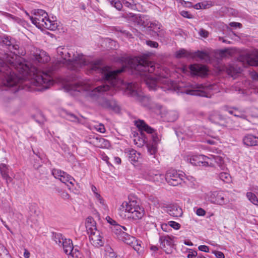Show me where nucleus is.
<instances>
[{
	"label": "nucleus",
	"instance_id": "nucleus-1",
	"mask_svg": "<svg viewBox=\"0 0 258 258\" xmlns=\"http://www.w3.org/2000/svg\"><path fill=\"white\" fill-rule=\"evenodd\" d=\"M56 51L58 55L60 56L63 59L62 60H57L55 62V66L57 64V67L52 66V68L47 71H41L36 68L39 73L41 72L49 75L51 79L48 82H44L42 84L37 85L34 77L37 75H30V78L33 80L32 83L34 85L42 86L45 88H48V86L51 84L53 72L58 67H60L61 64L66 65L69 69L73 71H78L82 67L87 66L91 71L101 74L102 79L107 82L108 83L111 84V86H110L106 83L105 84H103L94 88L92 92H103L109 91L113 87H118L122 82V81L118 78V75L124 71V67L116 70L111 71L108 67L101 66L100 61H89L82 54H79L77 52L69 50L67 48L59 46L57 48ZM92 95H94V94L92 93Z\"/></svg>",
	"mask_w": 258,
	"mask_h": 258
},
{
	"label": "nucleus",
	"instance_id": "nucleus-2",
	"mask_svg": "<svg viewBox=\"0 0 258 258\" xmlns=\"http://www.w3.org/2000/svg\"><path fill=\"white\" fill-rule=\"evenodd\" d=\"M127 67L138 72L141 76L146 77L145 82L150 90H156L158 88L164 91L175 90L176 85L167 78L152 75L156 70L155 64L149 60L145 56L126 59Z\"/></svg>",
	"mask_w": 258,
	"mask_h": 258
},
{
	"label": "nucleus",
	"instance_id": "nucleus-3",
	"mask_svg": "<svg viewBox=\"0 0 258 258\" xmlns=\"http://www.w3.org/2000/svg\"><path fill=\"white\" fill-rule=\"evenodd\" d=\"M2 43L5 45L10 50L9 53H5L3 58L6 61L13 67L17 73H19L24 80L29 78L30 75H34L36 84H41L44 82H48L51 79L49 75L38 72L35 67H29V65L23 62V59L20 56L21 54L19 50V45L16 44L14 39L8 36L2 38Z\"/></svg>",
	"mask_w": 258,
	"mask_h": 258
},
{
	"label": "nucleus",
	"instance_id": "nucleus-4",
	"mask_svg": "<svg viewBox=\"0 0 258 258\" xmlns=\"http://www.w3.org/2000/svg\"><path fill=\"white\" fill-rule=\"evenodd\" d=\"M119 215L123 219H128L136 223L142 219L145 215L144 209L135 200L128 199L122 202L119 208Z\"/></svg>",
	"mask_w": 258,
	"mask_h": 258
},
{
	"label": "nucleus",
	"instance_id": "nucleus-5",
	"mask_svg": "<svg viewBox=\"0 0 258 258\" xmlns=\"http://www.w3.org/2000/svg\"><path fill=\"white\" fill-rule=\"evenodd\" d=\"M13 69L14 68L11 67L3 57L0 58V80L2 81L4 85L13 87L24 80L19 73L15 72Z\"/></svg>",
	"mask_w": 258,
	"mask_h": 258
},
{
	"label": "nucleus",
	"instance_id": "nucleus-6",
	"mask_svg": "<svg viewBox=\"0 0 258 258\" xmlns=\"http://www.w3.org/2000/svg\"><path fill=\"white\" fill-rule=\"evenodd\" d=\"M29 17L32 23L40 29H47L50 30H55L57 29V25L55 21H51L48 17L47 13L41 9L35 10L34 16Z\"/></svg>",
	"mask_w": 258,
	"mask_h": 258
},
{
	"label": "nucleus",
	"instance_id": "nucleus-7",
	"mask_svg": "<svg viewBox=\"0 0 258 258\" xmlns=\"http://www.w3.org/2000/svg\"><path fill=\"white\" fill-rule=\"evenodd\" d=\"M112 231L119 240L132 246L138 254L143 253L144 247L141 245V242L137 240L135 237L122 230V226L117 224L112 227Z\"/></svg>",
	"mask_w": 258,
	"mask_h": 258
},
{
	"label": "nucleus",
	"instance_id": "nucleus-8",
	"mask_svg": "<svg viewBox=\"0 0 258 258\" xmlns=\"http://www.w3.org/2000/svg\"><path fill=\"white\" fill-rule=\"evenodd\" d=\"M125 93L135 98L140 101L144 106H148L150 105V97L143 96L140 92V84L138 83H130L126 86Z\"/></svg>",
	"mask_w": 258,
	"mask_h": 258
},
{
	"label": "nucleus",
	"instance_id": "nucleus-9",
	"mask_svg": "<svg viewBox=\"0 0 258 258\" xmlns=\"http://www.w3.org/2000/svg\"><path fill=\"white\" fill-rule=\"evenodd\" d=\"M209 120L214 123L225 126L229 130H233L235 125L232 119L218 111H213L209 116Z\"/></svg>",
	"mask_w": 258,
	"mask_h": 258
},
{
	"label": "nucleus",
	"instance_id": "nucleus-10",
	"mask_svg": "<svg viewBox=\"0 0 258 258\" xmlns=\"http://www.w3.org/2000/svg\"><path fill=\"white\" fill-rule=\"evenodd\" d=\"M166 181L169 184L172 186H176L180 184L182 179L180 174L174 170L168 171L165 175Z\"/></svg>",
	"mask_w": 258,
	"mask_h": 258
},
{
	"label": "nucleus",
	"instance_id": "nucleus-11",
	"mask_svg": "<svg viewBox=\"0 0 258 258\" xmlns=\"http://www.w3.org/2000/svg\"><path fill=\"white\" fill-rule=\"evenodd\" d=\"M52 174L55 178L58 179L60 181L65 184H67L68 182L70 184H73L74 179L64 171L57 169H53L52 170Z\"/></svg>",
	"mask_w": 258,
	"mask_h": 258
},
{
	"label": "nucleus",
	"instance_id": "nucleus-12",
	"mask_svg": "<svg viewBox=\"0 0 258 258\" xmlns=\"http://www.w3.org/2000/svg\"><path fill=\"white\" fill-rule=\"evenodd\" d=\"M89 234L90 242L95 247H100L104 244V240L101 232L98 230H95L88 233Z\"/></svg>",
	"mask_w": 258,
	"mask_h": 258
},
{
	"label": "nucleus",
	"instance_id": "nucleus-13",
	"mask_svg": "<svg viewBox=\"0 0 258 258\" xmlns=\"http://www.w3.org/2000/svg\"><path fill=\"white\" fill-rule=\"evenodd\" d=\"M210 198L211 203L223 205L228 202L225 198V195L222 191H214L211 192Z\"/></svg>",
	"mask_w": 258,
	"mask_h": 258
},
{
	"label": "nucleus",
	"instance_id": "nucleus-14",
	"mask_svg": "<svg viewBox=\"0 0 258 258\" xmlns=\"http://www.w3.org/2000/svg\"><path fill=\"white\" fill-rule=\"evenodd\" d=\"M205 87L202 84H196L192 86V89H186L183 92L186 94L194 96H199L202 97H206L208 96L205 91Z\"/></svg>",
	"mask_w": 258,
	"mask_h": 258
},
{
	"label": "nucleus",
	"instance_id": "nucleus-15",
	"mask_svg": "<svg viewBox=\"0 0 258 258\" xmlns=\"http://www.w3.org/2000/svg\"><path fill=\"white\" fill-rule=\"evenodd\" d=\"M99 104L102 107L105 109L113 110L115 112H118L119 110V107L113 99L101 98L99 101Z\"/></svg>",
	"mask_w": 258,
	"mask_h": 258
},
{
	"label": "nucleus",
	"instance_id": "nucleus-16",
	"mask_svg": "<svg viewBox=\"0 0 258 258\" xmlns=\"http://www.w3.org/2000/svg\"><path fill=\"white\" fill-rule=\"evenodd\" d=\"M208 160L207 161L211 163V164H208L207 166H213L215 164H216L221 170H224L226 168L223 159L221 157L211 155L210 156H208Z\"/></svg>",
	"mask_w": 258,
	"mask_h": 258
},
{
	"label": "nucleus",
	"instance_id": "nucleus-17",
	"mask_svg": "<svg viewBox=\"0 0 258 258\" xmlns=\"http://www.w3.org/2000/svg\"><path fill=\"white\" fill-rule=\"evenodd\" d=\"M189 68L191 73L194 75L205 76L208 72L207 67L205 66L202 64H191Z\"/></svg>",
	"mask_w": 258,
	"mask_h": 258
},
{
	"label": "nucleus",
	"instance_id": "nucleus-18",
	"mask_svg": "<svg viewBox=\"0 0 258 258\" xmlns=\"http://www.w3.org/2000/svg\"><path fill=\"white\" fill-rule=\"evenodd\" d=\"M208 159V156L199 155L191 157L189 159V162L191 164L195 166L200 165L201 163L203 166H207L208 164H211V163L207 161Z\"/></svg>",
	"mask_w": 258,
	"mask_h": 258
},
{
	"label": "nucleus",
	"instance_id": "nucleus-19",
	"mask_svg": "<svg viewBox=\"0 0 258 258\" xmlns=\"http://www.w3.org/2000/svg\"><path fill=\"white\" fill-rule=\"evenodd\" d=\"M239 60L243 64L246 63L248 66H258V59L252 57L251 55L248 53L240 55L239 57Z\"/></svg>",
	"mask_w": 258,
	"mask_h": 258
},
{
	"label": "nucleus",
	"instance_id": "nucleus-20",
	"mask_svg": "<svg viewBox=\"0 0 258 258\" xmlns=\"http://www.w3.org/2000/svg\"><path fill=\"white\" fill-rule=\"evenodd\" d=\"M166 212L171 216L179 217L182 215V209L177 205H171L166 207Z\"/></svg>",
	"mask_w": 258,
	"mask_h": 258
},
{
	"label": "nucleus",
	"instance_id": "nucleus-21",
	"mask_svg": "<svg viewBox=\"0 0 258 258\" xmlns=\"http://www.w3.org/2000/svg\"><path fill=\"white\" fill-rule=\"evenodd\" d=\"M60 115L70 121L77 123H80L82 122V119L79 116L66 110H62L60 112Z\"/></svg>",
	"mask_w": 258,
	"mask_h": 258
},
{
	"label": "nucleus",
	"instance_id": "nucleus-22",
	"mask_svg": "<svg viewBox=\"0 0 258 258\" xmlns=\"http://www.w3.org/2000/svg\"><path fill=\"white\" fill-rule=\"evenodd\" d=\"M34 59L40 63H46L50 60V57L44 51L38 50L34 54Z\"/></svg>",
	"mask_w": 258,
	"mask_h": 258
},
{
	"label": "nucleus",
	"instance_id": "nucleus-23",
	"mask_svg": "<svg viewBox=\"0 0 258 258\" xmlns=\"http://www.w3.org/2000/svg\"><path fill=\"white\" fill-rule=\"evenodd\" d=\"M87 85L81 81L73 83L69 85V90L70 91H75L81 92L87 90Z\"/></svg>",
	"mask_w": 258,
	"mask_h": 258
},
{
	"label": "nucleus",
	"instance_id": "nucleus-24",
	"mask_svg": "<svg viewBox=\"0 0 258 258\" xmlns=\"http://www.w3.org/2000/svg\"><path fill=\"white\" fill-rule=\"evenodd\" d=\"M135 125L141 131H145L151 134H152L154 132V130L146 124L143 120L136 121Z\"/></svg>",
	"mask_w": 258,
	"mask_h": 258
},
{
	"label": "nucleus",
	"instance_id": "nucleus-25",
	"mask_svg": "<svg viewBox=\"0 0 258 258\" xmlns=\"http://www.w3.org/2000/svg\"><path fill=\"white\" fill-rule=\"evenodd\" d=\"M243 143L248 146L258 145V137L252 135H247L243 139Z\"/></svg>",
	"mask_w": 258,
	"mask_h": 258
},
{
	"label": "nucleus",
	"instance_id": "nucleus-26",
	"mask_svg": "<svg viewBox=\"0 0 258 258\" xmlns=\"http://www.w3.org/2000/svg\"><path fill=\"white\" fill-rule=\"evenodd\" d=\"M0 173L7 184L12 181V178L9 175V169L6 164L4 163L0 164Z\"/></svg>",
	"mask_w": 258,
	"mask_h": 258
},
{
	"label": "nucleus",
	"instance_id": "nucleus-27",
	"mask_svg": "<svg viewBox=\"0 0 258 258\" xmlns=\"http://www.w3.org/2000/svg\"><path fill=\"white\" fill-rule=\"evenodd\" d=\"M85 225L88 233L97 230L96 223L94 219L91 217L87 218Z\"/></svg>",
	"mask_w": 258,
	"mask_h": 258
},
{
	"label": "nucleus",
	"instance_id": "nucleus-28",
	"mask_svg": "<svg viewBox=\"0 0 258 258\" xmlns=\"http://www.w3.org/2000/svg\"><path fill=\"white\" fill-rule=\"evenodd\" d=\"M126 152L128 153V158L133 164L138 162L141 157V154L139 152L133 149H128Z\"/></svg>",
	"mask_w": 258,
	"mask_h": 258
},
{
	"label": "nucleus",
	"instance_id": "nucleus-29",
	"mask_svg": "<svg viewBox=\"0 0 258 258\" xmlns=\"http://www.w3.org/2000/svg\"><path fill=\"white\" fill-rule=\"evenodd\" d=\"M160 246L162 248H165L166 246H171L173 244V240L169 236H163L160 237Z\"/></svg>",
	"mask_w": 258,
	"mask_h": 258
},
{
	"label": "nucleus",
	"instance_id": "nucleus-30",
	"mask_svg": "<svg viewBox=\"0 0 258 258\" xmlns=\"http://www.w3.org/2000/svg\"><path fill=\"white\" fill-rule=\"evenodd\" d=\"M242 69L240 67L234 65L229 66L227 69V72L229 75L234 77L236 74L241 72Z\"/></svg>",
	"mask_w": 258,
	"mask_h": 258
},
{
	"label": "nucleus",
	"instance_id": "nucleus-31",
	"mask_svg": "<svg viewBox=\"0 0 258 258\" xmlns=\"http://www.w3.org/2000/svg\"><path fill=\"white\" fill-rule=\"evenodd\" d=\"M53 239L55 243L58 244L59 246L63 248L64 246V239H68L65 238L60 233H55L54 234Z\"/></svg>",
	"mask_w": 258,
	"mask_h": 258
},
{
	"label": "nucleus",
	"instance_id": "nucleus-32",
	"mask_svg": "<svg viewBox=\"0 0 258 258\" xmlns=\"http://www.w3.org/2000/svg\"><path fill=\"white\" fill-rule=\"evenodd\" d=\"M74 248L73 242L70 239H64V246L63 247L64 252L67 254Z\"/></svg>",
	"mask_w": 258,
	"mask_h": 258
},
{
	"label": "nucleus",
	"instance_id": "nucleus-33",
	"mask_svg": "<svg viewBox=\"0 0 258 258\" xmlns=\"http://www.w3.org/2000/svg\"><path fill=\"white\" fill-rule=\"evenodd\" d=\"M218 178L225 183H230L231 181L230 175L226 172H222L218 175Z\"/></svg>",
	"mask_w": 258,
	"mask_h": 258
},
{
	"label": "nucleus",
	"instance_id": "nucleus-34",
	"mask_svg": "<svg viewBox=\"0 0 258 258\" xmlns=\"http://www.w3.org/2000/svg\"><path fill=\"white\" fill-rule=\"evenodd\" d=\"M190 56H191V54L184 49H181L175 53V57L177 58L189 57Z\"/></svg>",
	"mask_w": 258,
	"mask_h": 258
},
{
	"label": "nucleus",
	"instance_id": "nucleus-35",
	"mask_svg": "<svg viewBox=\"0 0 258 258\" xmlns=\"http://www.w3.org/2000/svg\"><path fill=\"white\" fill-rule=\"evenodd\" d=\"M95 198L97 203L99 204V207L104 210H106L107 208V206L105 204L104 200L100 196V195L99 193H96V196Z\"/></svg>",
	"mask_w": 258,
	"mask_h": 258
},
{
	"label": "nucleus",
	"instance_id": "nucleus-36",
	"mask_svg": "<svg viewBox=\"0 0 258 258\" xmlns=\"http://www.w3.org/2000/svg\"><path fill=\"white\" fill-rule=\"evenodd\" d=\"M67 255H68V258H82V255L80 252L77 248H74V247Z\"/></svg>",
	"mask_w": 258,
	"mask_h": 258
},
{
	"label": "nucleus",
	"instance_id": "nucleus-37",
	"mask_svg": "<svg viewBox=\"0 0 258 258\" xmlns=\"http://www.w3.org/2000/svg\"><path fill=\"white\" fill-rule=\"evenodd\" d=\"M155 173H154L153 171H142V175L144 178L145 179L152 181L153 178L155 175Z\"/></svg>",
	"mask_w": 258,
	"mask_h": 258
},
{
	"label": "nucleus",
	"instance_id": "nucleus-38",
	"mask_svg": "<svg viewBox=\"0 0 258 258\" xmlns=\"http://www.w3.org/2000/svg\"><path fill=\"white\" fill-rule=\"evenodd\" d=\"M246 197L253 204L258 206V198L256 196L251 192H247Z\"/></svg>",
	"mask_w": 258,
	"mask_h": 258
},
{
	"label": "nucleus",
	"instance_id": "nucleus-39",
	"mask_svg": "<svg viewBox=\"0 0 258 258\" xmlns=\"http://www.w3.org/2000/svg\"><path fill=\"white\" fill-rule=\"evenodd\" d=\"M167 117L168 121L173 122L175 121L178 117V114L175 111H171L167 114Z\"/></svg>",
	"mask_w": 258,
	"mask_h": 258
},
{
	"label": "nucleus",
	"instance_id": "nucleus-40",
	"mask_svg": "<svg viewBox=\"0 0 258 258\" xmlns=\"http://www.w3.org/2000/svg\"><path fill=\"white\" fill-rule=\"evenodd\" d=\"M123 5L132 10L136 9V3L134 0H122Z\"/></svg>",
	"mask_w": 258,
	"mask_h": 258
},
{
	"label": "nucleus",
	"instance_id": "nucleus-41",
	"mask_svg": "<svg viewBox=\"0 0 258 258\" xmlns=\"http://www.w3.org/2000/svg\"><path fill=\"white\" fill-rule=\"evenodd\" d=\"M105 255L106 257L110 258L115 257V254L113 251V250L110 247V246L107 245L105 247L104 249Z\"/></svg>",
	"mask_w": 258,
	"mask_h": 258
},
{
	"label": "nucleus",
	"instance_id": "nucleus-42",
	"mask_svg": "<svg viewBox=\"0 0 258 258\" xmlns=\"http://www.w3.org/2000/svg\"><path fill=\"white\" fill-rule=\"evenodd\" d=\"M234 116L244 119H246L247 117L245 111L244 110H239L237 108H235Z\"/></svg>",
	"mask_w": 258,
	"mask_h": 258
},
{
	"label": "nucleus",
	"instance_id": "nucleus-43",
	"mask_svg": "<svg viewBox=\"0 0 258 258\" xmlns=\"http://www.w3.org/2000/svg\"><path fill=\"white\" fill-rule=\"evenodd\" d=\"M148 152L151 155H155L157 151V146L155 144H152L151 145L148 146Z\"/></svg>",
	"mask_w": 258,
	"mask_h": 258
},
{
	"label": "nucleus",
	"instance_id": "nucleus-44",
	"mask_svg": "<svg viewBox=\"0 0 258 258\" xmlns=\"http://www.w3.org/2000/svg\"><path fill=\"white\" fill-rule=\"evenodd\" d=\"M161 27V24L158 22H154L151 23L149 27L154 32H156L158 30L160 29Z\"/></svg>",
	"mask_w": 258,
	"mask_h": 258
},
{
	"label": "nucleus",
	"instance_id": "nucleus-45",
	"mask_svg": "<svg viewBox=\"0 0 258 258\" xmlns=\"http://www.w3.org/2000/svg\"><path fill=\"white\" fill-rule=\"evenodd\" d=\"M99 141L101 143V145L98 146V147L100 148H108L110 146L109 141L104 138L99 139Z\"/></svg>",
	"mask_w": 258,
	"mask_h": 258
},
{
	"label": "nucleus",
	"instance_id": "nucleus-46",
	"mask_svg": "<svg viewBox=\"0 0 258 258\" xmlns=\"http://www.w3.org/2000/svg\"><path fill=\"white\" fill-rule=\"evenodd\" d=\"M164 177H165V176L161 174L155 173L152 181L159 182L161 181Z\"/></svg>",
	"mask_w": 258,
	"mask_h": 258
},
{
	"label": "nucleus",
	"instance_id": "nucleus-47",
	"mask_svg": "<svg viewBox=\"0 0 258 258\" xmlns=\"http://www.w3.org/2000/svg\"><path fill=\"white\" fill-rule=\"evenodd\" d=\"M202 8L203 9H208L214 6V3L212 2H204L201 3Z\"/></svg>",
	"mask_w": 258,
	"mask_h": 258
},
{
	"label": "nucleus",
	"instance_id": "nucleus-48",
	"mask_svg": "<svg viewBox=\"0 0 258 258\" xmlns=\"http://www.w3.org/2000/svg\"><path fill=\"white\" fill-rule=\"evenodd\" d=\"M152 138L153 144L156 145L160 141V137L154 132L152 134Z\"/></svg>",
	"mask_w": 258,
	"mask_h": 258
},
{
	"label": "nucleus",
	"instance_id": "nucleus-49",
	"mask_svg": "<svg viewBox=\"0 0 258 258\" xmlns=\"http://www.w3.org/2000/svg\"><path fill=\"white\" fill-rule=\"evenodd\" d=\"M146 43L147 45L152 48H157L159 45L157 42L151 40L146 41Z\"/></svg>",
	"mask_w": 258,
	"mask_h": 258
},
{
	"label": "nucleus",
	"instance_id": "nucleus-50",
	"mask_svg": "<svg viewBox=\"0 0 258 258\" xmlns=\"http://www.w3.org/2000/svg\"><path fill=\"white\" fill-rule=\"evenodd\" d=\"M168 223L171 227L175 230H178L180 227V225L175 221H169Z\"/></svg>",
	"mask_w": 258,
	"mask_h": 258
},
{
	"label": "nucleus",
	"instance_id": "nucleus-51",
	"mask_svg": "<svg viewBox=\"0 0 258 258\" xmlns=\"http://www.w3.org/2000/svg\"><path fill=\"white\" fill-rule=\"evenodd\" d=\"M199 34L203 37L207 38L209 36V32L205 29H201L199 31Z\"/></svg>",
	"mask_w": 258,
	"mask_h": 258
},
{
	"label": "nucleus",
	"instance_id": "nucleus-52",
	"mask_svg": "<svg viewBox=\"0 0 258 258\" xmlns=\"http://www.w3.org/2000/svg\"><path fill=\"white\" fill-rule=\"evenodd\" d=\"M180 15L184 18H186L188 19H191L192 18V16L191 14L189 13L188 12L186 11H182L180 12Z\"/></svg>",
	"mask_w": 258,
	"mask_h": 258
},
{
	"label": "nucleus",
	"instance_id": "nucleus-53",
	"mask_svg": "<svg viewBox=\"0 0 258 258\" xmlns=\"http://www.w3.org/2000/svg\"><path fill=\"white\" fill-rule=\"evenodd\" d=\"M106 220L108 223H109L110 225H112V227H114L115 225H116L117 224V222L115 220L112 219L109 216H107L106 217Z\"/></svg>",
	"mask_w": 258,
	"mask_h": 258
},
{
	"label": "nucleus",
	"instance_id": "nucleus-54",
	"mask_svg": "<svg viewBox=\"0 0 258 258\" xmlns=\"http://www.w3.org/2000/svg\"><path fill=\"white\" fill-rule=\"evenodd\" d=\"M213 253H214V254L217 258H224L225 257L224 253L221 251H213Z\"/></svg>",
	"mask_w": 258,
	"mask_h": 258
},
{
	"label": "nucleus",
	"instance_id": "nucleus-55",
	"mask_svg": "<svg viewBox=\"0 0 258 258\" xmlns=\"http://www.w3.org/2000/svg\"><path fill=\"white\" fill-rule=\"evenodd\" d=\"M196 214L198 216H203L206 214V212L204 209L200 208L197 210Z\"/></svg>",
	"mask_w": 258,
	"mask_h": 258
},
{
	"label": "nucleus",
	"instance_id": "nucleus-56",
	"mask_svg": "<svg viewBox=\"0 0 258 258\" xmlns=\"http://www.w3.org/2000/svg\"><path fill=\"white\" fill-rule=\"evenodd\" d=\"M199 249L204 252H209V248L208 246L204 245H200L198 247Z\"/></svg>",
	"mask_w": 258,
	"mask_h": 258
},
{
	"label": "nucleus",
	"instance_id": "nucleus-57",
	"mask_svg": "<svg viewBox=\"0 0 258 258\" xmlns=\"http://www.w3.org/2000/svg\"><path fill=\"white\" fill-rule=\"evenodd\" d=\"M96 128L97 131L102 133H104L105 132L104 126L102 124H99L98 127H96Z\"/></svg>",
	"mask_w": 258,
	"mask_h": 258
},
{
	"label": "nucleus",
	"instance_id": "nucleus-58",
	"mask_svg": "<svg viewBox=\"0 0 258 258\" xmlns=\"http://www.w3.org/2000/svg\"><path fill=\"white\" fill-rule=\"evenodd\" d=\"M60 196L62 199L64 200H67L70 198V195L66 191H62L60 194Z\"/></svg>",
	"mask_w": 258,
	"mask_h": 258
},
{
	"label": "nucleus",
	"instance_id": "nucleus-59",
	"mask_svg": "<svg viewBox=\"0 0 258 258\" xmlns=\"http://www.w3.org/2000/svg\"><path fill=\"white\" fill-rule=\"evenodd\" d=\"M197 255V252L196 251H194L191 252H189L187 255L188 258H196Z\"/></svg>",
	"mask_w": 258,
	"mask_h": 258
},
{
	"label": "nucleus",
	"instance_id": "nucleus-60",
	"mask_svg": "<svg viewBox=\"0 0 258 258\" xmlns=\"http://www.w3.org/2000/svg\"><path fill=\"white\" fill-rule=\"evenodd\" d=\"M229 25L231 26V27H241L242 25L241 24L239 23H237V22H231L229 24Z\"/></svg>",
	"mask_w": 258,
	"mask_h": 258
},
{
	"label": "nucleus",
	"instance_id": "nucleus-61",
	"mask_svg": "<svg viewBox=\"0 0 258 258\" xmlns=\"http://www.w3.org/2000/svg\"><path fill=\"white\" fill-rule=\"evenodd\" d=\"M158 37H164V31L162 30H158L156 32H155Z\"/></svg>",
	"mask_w": 258,
	"mask_h": 258
},
{
	"label": "nucleus",
	"instance_id": "nucleus-62",
	"mask_svg": "<svg viewBox=\"0 0 258 258\" xmlns=\"http://www.w3.org/2000/svg\"><path fill=\"white\" fill-rule=\"evenodd\" d=\"M206 55V53L202 51H198L197 52V56L201 58H204Z\"/></svg>",
	"mask_w": 258,
	"mask_h": 258
},
{
	"label": "nucleus",
	"instance_id": "nucleus-63",
	"mask_svg": "<svg viewBox=\"0 0 258 258\" xmlns=\"http://www.w3.org/2000/svg\"><path fill=\"white\" fill-rule=\"evenodd\" d=\"M194 8L195 9L199 10V9H202V4L201 3H199L198 4H196L194 6Z\"/></svg>",
	"mask_w": 258,
	"mask_h": 258
},
{
	"label": "nucleus",
	"instance_id": "nucleus-64",
	"mask_svg": "<svg viewBox=\"0 0 258 258\" xmlns=\"http://www.w3.org/2000/svg\"><path fill=\"white\" fill-rule=\"evenodd\" d=\"M30 252L27 250V249H25L24 252V256L25 258H29L30 257Z\"/></svg>",
	"mask_w": 258,
	"mask_h": 258
}]
</instances>
